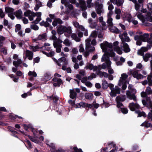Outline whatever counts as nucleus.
Instances as JSON below:
<instances>
[{
    "instance_id": "1",
    "label": "nucleus",
    "mask_w": 152,
    "mask_h": 152,
    "mask_svg": "<svg viewBox=\"0 0 152 152\" xmlns=\"http://www.w3.org/2000/svg\"><path fill=\"white\" fill-rule=\"evenodd\" d=\"M100 46L103 51L105 53L102 58V61H106L107 67H110L111 64V62L108 60L109 59V56L113 57L115 56V54L113 50L109 51L108 49L111 48L112 47V44L108 43L105 42L100 45Z\"/></svg>"
},
{
    "instance_id": "2",
    "label": "nucleus",
    "mask_w": 152,
    "mask_h": 152,
    "mask_svg": "<svg viewBox=\"0 0 152 152\" xmlns=\"http://www.w3.org/2000/svg\"><path fill=\"white\" fill-rule=\"evenodd\" d=\"M128 77V75L125 73L121 74L118 82V85L120 86H122V89L124 90L126 89L127 87L126 84L128 83L126 80Z\"/></svg>"
},
{
    "instance_id": "3",
    "label": "nucleus",
    "mask_w": 152,
    "mask_h": 152,
    "mask_svg": "<svg viewBox=\"0 0 152 152\" xmlns=\"http://www.w3.org/2000/svg\"><path fill=\"white\" fill-rule=\"evenodd\" d=\"M57 31L58 33L60 34H62L64 32L66 33H66L65 35L68 37H69L72 33L71 28L70 26L66 27L61 26L58 27Z\"/></svg>"
},
{
    "instance_id": "4",
    "label": "nucleus",
    "mask_w": 152,
    "mask_h": 152,
    "mask_svg": "<svg viewBox=\"0 0 152 152\" xmlns=\"http://www.w3.org/2000/svg\"><path fill=\"white\" fill-rule=\"evenodd\" d=\"M149 35L148 34H145L140 36H136L134 37V39L137 41L136 44L137 45H140L142 43V41L144 42H148V41Z\"/></svg>"
},
{
    "instance_id": "5",
    "label": "nucleus",
    "mask_w": 152,
    "mask_h": 152,
    "mask_svg": "<svg viewBox=\"0 0 152 152\" xmlns=\"http://www.w3.org/2000/svg\"><path fill=\"white\" fill-rule=\"evenodd\" d=\"M129 89L131 91V94L130 91H126V94L127 97L128 98L130 99H132L134 101L136 100V96L135 95V94L136 93V90L134 88H132V86L131 85H129L128 86Z\"/></svg>"
},
{
    "instance_id": "6",
    "label": "nucleus",
    "mask_w": 152,
    "mask_h": 152,
    "mask_svg": "<svg viewBox=\"0 0 152 152\" xmlns=\"http://www.w3.org/2000/svg\"><path fill=\"white\" fill-rule=\"evenodd\" d=\"M62 41L60 39L55 40L53 43L54 46L56 48V51L57 53H60L61 51V48L62 47L61 43Z\"/></svg>"
},
{
    "instance_id": "7",
    "label": "nucleus",
    "mask_w": 152,
    "mask_h": 152,
    "mask_svg": "<svg viewBox=\"0 0 152 152\" xmlns=\"http://www.w3.org/2000/svg\"><path fill=\"white\" fill-rule=\"evenodd\" d=\"M55 77L53 79V80L54 82H56L53 83L54 86H59L60 83L62 82L61 79L58 78L57 77H60L61 76V75L57 73H56L54 75Z\"/></svg>"
},
{
    "instance_id": "8",
    "label": "nucleus",
    "mask_w": 152,
    "mask_h": 152,
    "mask_svg": "<svg viewBox=\"0 0 152 152\" xmlns=\"http://www.w3.org/2000/svg\"><path fill=\"white\" fill-rule=\"evenodd\" d=\"M127 35V34L126 32L119 35V37L121 40L122 43H125L126 42H129L130 41L129 38Z\"/></svg>"
},
{
    "instance_id": "9",
    "label": "nucleus",
    "mask_w": 152,
    "mask_h": 152,
    "mask_svg": "<svg viewBox=\"0 0 152 152\" xmlns=\"http://www.w3.org/2000/svg\"><path fill=\"white\" fill-rule=\"evenodd\" d=\"M90 42L91 40L89 39L86 40V49L89 52H92L95 50V48L94 47H91Z\"/></svg>"
},
{
    "instance_id": "10",
    "label": "nucleus",
    "mask_w": 152,
    "mask_h": 152,
    "mask_svg": "<svg viewBox=\"0 0 152 152\" xmlns=\"http://www.w3.org/2000/svg\"><path fill=\"white\" fill-rule=\"evenodd\" d=\"M120 93V88L118 86H116L111 91L110 94L111 96H115L117 94Z\"/></svg>"
},
{
    "instance_id": "11",
    "label": "nucleus",
    "mask_w": 152,
    "mask_h": 152,
    "mask_svg": "<svg viewBox=\"0 0 152 152\" xmlns=\"http://www.w3.org/2000/svg\"><path fill=\"white\" fill-rule=\"evenodd\" d=\"M35 13L30 10H27L24 13V15L28 17L30 20H33L35 16Z\"/></svg>"
},
{
    "instance_id": "12",
    "label": "nucleus",
    "mask_w": 152,
    "mask_h": 152,
    "mask_svg": "<svg viewBox=\"0 0 152 152\" xmlns=\"http://www.w3.org/2000/svg\"><path fill=\"white\" fill-rule=\"evenodd\" d=\"M118 42L117 41L114 42L113 44L114 46V50L117 52L118 54L121 55L122 54L123 52L122 50H121L119 47L118 46Z\"/></svg>"
},
{
    "instance_id": "13",
    "label": "nucleus",
    "mask_w": 152,
    "mask_h": 152,
    "mask_svg": "<svg viewBox=\"0 0 152 152\" xmlns=\"http://www.w3.org/2000/svg\"><path fill=\"white\" fill-rule=\"evenodd\" d=\"M121 45L123 50L125 53H128L130 51V49L127 43H121Z\"/></svg>"
},
{
    "instance_id": "14",
    "label": "nucleus",
    "mask_w": 152,
    "mask_h": 152,
    "mask_svg": "<svg viewBox=\"0 0 152 152\" xmlns=\"http://www.w3.org/2000/svg\"><path fill=\"white\" fill-rule=\"evenodd\" d=\"M85 68L86 69H89L90 70H93L94 71H96L98 69L97 66H94V65L90 63H87Z\"/></svg>"
},
{
    "instance_id": "15",
    "label": "nucleus",
    "mask_w": 152,
    "mask_h": 152,
    "mask_svg": "<svg viewBox=\"0 0 152 152\" xmlns=\"http://www.w3.org/2000/svg\"><path fill=\"white\" fill-rule=\"evenodd\" d=\"M102 8L103 5L102 4H98L96 5V10L98 14L100 15L101 13L103 12V10Z\"/></svg>"
},
{
    "instance_id": "16",
    "label": "nucleus",
    "mask_w": 152,
    "mask_h": 152,
    "mask_svg": "<svg viewBox=\"0 0 152 152\" xmlns=\"http://www.w3.org/2000/svg\"><path fill=\"white\" fill-rule=\"evenodd\" d=\"M57 62V64L61 66L62 65H65L67 63V61L66 59L64 57H62L60 58Z\"/></svg>"
},
{
    "instance_id": "17",
    "label": "nucleus",
    "mask_w": 152,
    "mask_h": 152,
    "mask_svg": "<svg viewBox=\"0 0 152 152\" xmlns=\"http://www.w3.org/2000/svg\"><path fill=\"white\" fill-rule=\"evenodd\" d=\"M129 107L130 110L132 111H134L136 109H139L140 108V106L138 104H135L133 102L130 103Z\"/></svg>"
},
{
    "instance_id": "18",
    "label": "nucleus",
    "mask_w": 152,
    "mask_h": 152,
    "mask_svg": "<svg viewBox=\"0 0 152 152\" xmlns=\"http://www.w3.org/2000/svg\"><path fill=\"white\" fill-rule=\"evenodd\" d=\"M112 14V12L111 11H110L107 14L108 19L107 23L108 24V25L110 26H112L113 24V19L111 18Z\"/></svg>"
},
{
    "instance_id": "19",
    "label": "nucleus",
    "mask_w": 152,
    "mask_h": 152,
    "mask_svg": "<svg viewBox=\"0 0 152 152\" xmlns=\"http://www.w3.org/2000/svg\"><path fill=\"white\" fill-rule=\"evenodd\" d=\"M35 16H36L37 18L34 21V23L35 24L38 23L41 20V16L42 13L41 12H37L35 13Z\"/></svg>"
},
{
    "instance_id": "20",
    "label": "nucleus",
    "mask_w": 152,
    "mask_h": 152,
    "mask_svg": "<svg viewBox=\"0 0 152 152\" xmlns=\"http://www.w3.org/2000/svg\"><path fill=\"white\" fill-rule=\"evenodd\" d=\"M25 54L26 56L28 58L29 60H31L32 59L33 55V52L28 50H26Z\"/></svg>"
},
{
    "instance_id": "21",
    "label": "nucleus",
    "mask_w": 152,
    "mask_h": 152,
    "mask_svg": "<svg viewBox=\"0 0 152 152\" xmlns=\"http://www.w3.org/2000/svg\"><path fill=\"white\" fill-rule=\"evenodd\" d=\"M111 2L118 6H121L124 2V0H110Z\"/></svg>"
},
{
    "instance_id": "22",
    "label": "nucleus",
    "mask_w": 152,
    "mask_h": 152,
    "mask_svg": "<svg viewBox=\"0 0 152 152\" xmlns=\"http://www.w3.org/2000/svg\"><path fill=\"white\" fill-rule=\"evenodd\" d=\"M46 144L51 147L52 149H51V151L52 152H64V151L62 150H58L55 151V146L53 143H47Z\"/></svg>"
},
{
    "instance_id": "23",
    "label": "nucleus",
    "mask_w": 152,
    "mask_h": 152,
    "mask_svg": "<svg viewBox=\"0 0 152 152\" xmlns=\"http://www.w3.org/2000/svg\"><path fill=\"white\" fill-rule=\"evenodd\" d=\"M148 48L146 47H142L137 52L138 55L143 56V53L148 50Z\"/></svg>"
},
{
    "instance_id": "24",
    "label": "nucleus",
    "mask_w": 152,
    "mask_h": 152,
    "mask_svg": "<svg viewBox=\"0 0 152 152\" xmlns=\"http://www.w3.org/2000/svg\"><path fill=\"white\" fill-rule=\"evenodd\" d=\"M115 12L116 15L115 16V18L117 19H119L120 18V14L121 13V11L120 9L115 8Z\"/></svg>"
},
{
    "instance_id": "25",
    "label": "nucleus",
    "mask_w": 152,
    "mask_h": 152,
    "mask_svg": "<svg viewBox=\"0 0 152 152\" xmlns=\"http://www.w3.org/2000/svg\"><path fill=\"white\" fill-rule=\"evenodd\" d=\"M123 18L124 20H127L129 22H131L132 21V17L130 14H125Z\"/></svg>"
},
{
    "instance_id": "26",
    "label": "nucleus",
    "mask_w": 152,
    "mask_h": 152,
    "mask_svg": "<svg viewBox=\"0 0 152 152\" xmlns=\"http://www.w3.org/2000/svg\"><path fill=\"white\" fill-rule=\"evenodd\" d=\"M62 23V20L59 18H57L54 19L52 23V25L54 26H56L58 24H61Z\"/></svg>"
},
{
    "instance_id": "27",
    "label": "nucleus",
    "mask_w": 152,
    "mask_h": 152,
    "mask_svg": "<svg viewBox=\"0 0 152 152\" xmlns=\"http://www.w3.org/2000/svg\"><path fill=\"white\" fill-rule=\"evenodd\" d=\"M73 25L76 28L80 29L81 31H84L85 30L84 27L82 26H80L78 23L77 22H73Z\"/></svg>"
},
{
    "instance_id": "28",
    "label": "nucleus",
    "mask_w": 152,
    "mask_h": 152,
    "mask_svg": "<svg viewBox=\"0 0 152 152\" xmlns=\"http://www.w3.org/2000/svg\"><path fill=\"white\" fill-rule=\"evenodd\" d=\"M77 95L76 93L74 91V90H70V97L72 99H74Z\"/></svg>"
},
{
    "instance_id": "29",
    "label": "nucleus",
    "mask_w": 152,
    "mask_h": 152,
    "mask_svg": "<svg viewBox=\"0 0 152 152\" xmlns=\"http://www.w3.org/2000/svg\"><path fill=\"white\" fill-rule=\"evenodd\" d=\"M141 126H144L147 128L152 127V124L151 123L148 121H145L142 123L141 125Z\"/></svg>"
},
{
    "instance_id": "30",
    "label": "nucleus",
    "mask_w": 152,
    "mask_h": 152,
    "mask_svg": "<svg viewBox=\"0 0 152 152\" xmlns=\"http://www.w3.org/2000/svg\"><path fill=\"white\" fill-rule=\"evenodd\" d=\"M109 28V30L112 32L115 33H118V30L117 28L115 26H110Z\"/></svg>"
},
{
    "instance_id": "31",
    "label": "nucleus",
    "mask_w": 152,
    "mask_h": 152,
    "mask_svg": "<svg viewBox=\"0 0 152 152\" xmlns=\"http://www.w3.org/2000/svg\"><path fill=\"white\" fill-rule=\"evenodd\" d=\"M98 75L101 77H104L106 78L108 77L109 76L108 74L105 72H100L98 74Z\"/></svg>"
},
{
    "instance_id": "32",
    "label": "nucleus",
    "mask_w": 152,
    "mask_h": 152,
    "mask_svg": "<svg viewBox=\"0 0 152 152\" xmlns=\"http://www.w3.org/2000/svg\"><path fill=\"white\" fill-rule=\"evenodd\" d=\"M144 60L147 62L148 61L149 58L151 56V55L149 53H146L144 56H143Z\"/></svg>"
},
{
    "instance_id": "33",
    "label": "nucleus",
    "mask_w": 152,
    "mask_h": 152,
    "mask_svg": "<svg viewBox=\"0 0 152 152\" xmlns=\"http://www.w3.org/2000/svg\"><path fill=\"white\" fill-rule=\"evenodd\" d=\"M46 35L45 34H42L39 35L38 37V39L39 40H45L46 39Z\"/></svg>"
},
{
    "instance_id": "34",
    "label": "nucleus",
    "mask_w": 152,
    "mask_h": 152,
    "mask_svg": "<svg viewBox=\"0 0 152 152\" xmlns=\"http://www.w3.org/2000/svg\"><path fill=\"white\" fill-rule=\"evenodd\" d=\"M126 97L125 95H123L121 96H117L116 98L117 101L122 102L125 100Z\"/></svg>"
},
{
    "instance_id": "35",
    "label": "nucleus",
    "mask_w": 152,
    "mask_h": 152,
    "mask_svg": "<svg viewBox=\"0 0 152 152\" xmlns=\"http://www.w3.org/2000/svg\"><path fill=\"white\" fill-rule=\"evenodd\" d=\"M22 61L20 59H18L17 61H14L13 62V65L17 68L19 66V65L22 64Z\"/></svg>"
},
{
    "instance_id": "36",
    "label": "nucleus",
    "mask_w": 152,
    "mask_h": 152,
    "mask_svg": "<svg viewBox=\"0 0 152 152\" xmlns=\"http://www.w3.org/2000/svg\"><path fill=\"white\" fill-rule=\"evenodd\" d=\"M71 37L76 42H79L80 40V39L77 37L76 34L75 33H73L72 34Z\"/></svg>"
},
{
    "instance_id": "37",
    "label": "nucleus",
    "mask_w": 152,
    "mask_h": 152,
    "mask_svg": "<svg viewBox=\"0 0 152 152\" xmlns=\"http://www.w3.org/2000/svg\"><path fill=\"white\" fill-rule=\"evenodd\" d=\"M108 83L105 80H103L102 81V87L104 89H106L108 87Z\"/></svg>"
},
{
    "instance_id": "38",
    "label": "nucleus",
    "mask_w": 152,
    "mask_h": 152,
    "mask_svg": "<svg viewBox=\"0 0 152 152\" xmlns=\"http://www.w3.org/2000/svg\"><path fill=\"white\" fill-rule=\"evenodd\" d=\"M16 16L19 19H20L22 18V12L21 10H18L16 13Z\"/></svg>"
},
{
    "instance_id": "39",
    "label": "nucleus",
    "mask_w": 152,
    "mask_h": 152,
    "mask_svg": "<svg viewBox=\"0 0 152 152\" xmlns=\"http://www.w3.org/2000/svg\"><path fill=\"white\" fill-rule=\"evenodd\" d=\"M85 96L86 98L88 99H91L93 97V95L91 93H86L85 94Z\"/></svg>"
},
{
    "instance_id": "40",
    "label": "nucleus",
    "mask_w": 152,
    "mask_h": 152,
    "mask_svg": "<svg viewBox=\"0 0 152 152\" xmlns=\"http://www.w3.org/2000/svg\"><path fill=\"white\" fill-rule=\"evenodd\" d=\"M5 39V37L1 36H0V48L3 46Z\"/></svg>"
},
{
    "instance_id": "41",
    "label": "nucleus",
    "mask_w": 152,
    "mask_h": 152,
    "mask_svg": "<svg viewBox=\"0 0 152 152\" xmlns=\"http://www.w3.org/2000/svg\"><path fill=\"white\" fill-rule=\"evenodd\" d=\"M42 52L43 54H45L48 57H51L53 56L54 55V52L52 51H51L49 53H47L44 51H42Z\"/></svg>"
},
{
    "instance_id": "42",
    "label": "nucleus",
    "mask_w": 152,
    "mask_h": 152,
    "mask_svg": "<svg viewBox=\"0 0 152 152\" xmlns=\"http://www.w3.org/2000/svg\"><path fill=\"white\" fill-rule=\"evenodd\" d=\"M137 17L140 20H142V22H144L145 20L144 17L140 13H137Z\"/></svg>"
},
{
    "instance_id": "43",
    "label": "nucleus",
    "mask_w": 152,
    "mask_h": 152,
    "mask_svg": "<svg viewBox=\"0 0 152 152\" xmlns=\"http://www.w3.org/2000/svg\"><path fill=\"white\" fill-rule=\"evenodd\" d=\"M63 43L66 46H70L71 44V42L68 39H65Z\"/></svg>"
},
{
    "instance_id": "44",
    "label": "nucleus",
    "mask_w": 152,
    "mask_h": 152,
    "mask_svg": "<svg viewBox=\"0 0 152 152\" xmlns=\"http://www.w3.org/2000/svg\"><path fill=\"white\" fill-rule=\"evenodd\" d=\"M92 0H87V7H93L94 6L93 3H91Z\"/></svg>"
},
{
    "instance_id": "45",
    "label": "nucleus",
    "mask_w": 152,
    "mask_h": 152,
    "mask_svg": "<svg viewBox=\"0 0 152 152\" xmlns=\"http://www.w3.org/2000/svg\"><path fill=\"white\" fill-rule=\"evenodd\" d=\"M136 113L138 114V117H141L142 116H146V115L144 112H140V111L136 112Z\"/></svg>"
},
{
    "instance_id": "46",
    "label": "nucleus",
    "mask_w": 152,
    "mask_h": 152,
    "mask_svg": "<svg viewBox=\"0 0 152 152\" xmlns=\"http://www.w3.org/2000/svg\"><path fill=\"white\" fill-rule=\"evenodd\" d=\"M28 75L30 76H32L34 77H36L37 76V74L34 71H29L28 73Z\"/></svg>"
},
{
    "instance_id": "47",
    "label": "nucleus",
    "mask_w": 152,
    "mask_h": 152,
    "mask_svg": "<svg viewBox=\"0 0 152 152\" xmlns=\"http://www.w3.org/2000/svg\"><path fill=\"white\" fill-rule=\"evenodd\" d=\"M21 29V26L20 24H17L15 26V31L17 32L20 30Z\"/></svg>"
},
{
    "instance_id": "48",
    "label": "nucleus",
    "mask_w": 152,
    "mask_h": 152,
    "mask_svg": "<svg viewBox=\"0 0 152 152\" xmlns=\"http://www.w3.org/2000/svg\"><path fill=\"white\" fill-rule=\"evenodd\" d=\"M130 73L132 75L133 77L135 78L138 74L137 71L136 70L134 71H132V70L130 71Z\"/></svg>"
},
{
    "instance_id": "49",
    "label": "nucleus",
    "mask_w": 152,
    "mask_h": 152,
    "mask_svg": "<svg viewBox=\"0 0 152 152\" xmlns=\"http://www.w3.org/2000/svg\"><path fill=\"white\" fill-rule=\"evenodd\" d=\"M145 91L147 94H150L152 92V90L150 87H148L147 88Z\"/></svg>"
},
{
    "instance_id": "50",
    "label": "nucleus",
    "mask_w": 152,
    "mask_h": 152,
    "mask_svg": "<svg viewBox=\"0 0 152 152\" xmlns=\"http://www.w3.org/2000/svg\"><path fill=\"white\" fill-rule=\"evenodd\" d=\"M0 51L4 55H6L7 54V50L6 48H1Z\"/></svg>"
},
{
    "instance_id": "51",
    "label": "nucleus",
    "mask_w": 152,
    "mask_h": 152,
    "mask_svg": "<svg viewBox=\"0 0 152 152\" xmlns=\"http://www.w3.org/2000/svg\"><path fill=\"white\" fill-rule=\"evenodd\" d=\"M40 24L41 26H44L45 27H47L49 26V24L47 22L42 21L40 23Z\"/></svg>"
},
{
    "instance_id": "52",
    "label": "nucleus",
    "mask_w": 152,
    "mask_h": 152,
    "mask_svg": "<svg viewBox=\"0 0 152 152\" xmlns=\"http://www.w3.org/2000/svg\"><path fill=\"white\" fill-rule=\"evenodd\" d=\"M96 35H97V33H96V31H94L92 32L91 33V36L89 38H88V39H89L91 40V39H90V38H91V37H95L96 36Z\"/></svg>"
},
{
    "instance_id": "53",
    "label": "nucleus",
    "mask_w": 152,
    "mask_h": 152,
    "mask_svg": "<svg viewBox=\"0 0 152 152\" xmlns=\"http://www.w3.org/2000/svg\"><path fill=\"white\" fill-rule=\"evenodd\" d=\"M5 12L7 13L8 15L10 17V7L8 6L5 7Z\"/></svg>"
},
{
    "instance_id": "54",
    "label": "nucleus",
    "mask_w": 152,
    "mask_h": 152,
    "mask_svg": "<svg viewBox=\"0 0 152 152\" xmlns=\"http://www.w3.org/2000/svg\"><path fill=\"white\" fill-rule=\"evenodd\" d=\"M146 19L148 20L150 22H152V17L151 16V13H148V16L146 17Z\"/></svg>"
},
{
    "instance_id": "55",
    "label": "nucleus",
    "mask_w": 152,
    "mask_h": 152,
    "mask_svg": "<svg viewBox=\"0 0 152 152\" xmlns=\"http://www.w3.org/2000/svg\"><path fill=\"white\" fill-rule=\"evenodd\" d=\"M99 69H105L106 68V65L104 63L101 65H99L98 66V67Z\"/></svg>"
},
{
    "instance_id": "56",
    "label": "nucleus",
    "mask_w": 152,
    "mask_h": 152,
    "mask_svg": "<svg viewBox=\"0 0 152 152\" xmlns=\"http://www.w3.org/2000/svg\"><path fill=\"white\" fill-rule=\"evenodd\" d=\"M96 75L94 74H92L91 75L89 76L88 77V79L91 80L93 78H95L96 77Z\"/></svg>"
},
{
    "instance_id": "57",
    "label": "nucleus",
    "mask_w": 152,
    "mask_h": 152,
    "mask_svg": "<svg viewBox=\"0 0 152 152\" xmlns=\"http://www.w3.org/2000/svg\"><path fill=\"white\" fill-rule=\"evenodd\" d=\"M31 28L35 30H37L39 29V27L36 25H32L31 26Z\"/></svg>"
},
{
    "instance_id": "58",
    "label": "nucleus",
    "mask_w": 152,
    "mask_h": 152,
    "mask_svg": "<svg viewBox=\"0 0 152 152\" xmlns=\"http://www.w3.org/2000/svg\"><path fill=\"white\" fill-rule=\"evenodd\" d=\"M30 49L33 51L35 52L37 50L38 48L37 47L30 46Z\"/></svg>"
},
{
    "instance_id": "59",
    "label": "nucleus",
    "mask_w": 152,
    "mask_h": 152,
    "mask_svg": "<svg viewBox=\"0 0 152 152\" xmlns=\"http://www.w3.org/2000/svg\"><path fill=\"white\" fill-rule=\"evenodd\" d=\"M5 16L4 14L1 9H0V18H3Z\"/></svg>"
},
{
    "instance_id": "60",
    "label": "nucleus",
    "mask_w": 152,
    "mask_h": 152,
    "mask_svg": "<svg viewBox=\"0 0 152 152\" xmlns=\"http://www.w3.org/2000/svg\"><path fill=\"white\" fill-rule=\"evenodd\" d=\"M52 33L53 34V35L52 37V38L53 39L55 40L56 38L55 37V35L56 34V32L54 30H52Z\"/></svg>"
},
{
    "instance_id": "61",
    "label": "nucleus",
    "mask_w": 152,
    "mask_h": 152,
    "mask_svg": "<svg viewBox=\"0 0 152 152\" xmlns=\"http://www.w3.org/2000/svg\"><path fill=\"white\" fill-rule=\"evenodd\" d=\"M79 51L80 52H83L84 51V48L83 47V45L81 44L79 46Z\"/></svg>"
},
{
    "instance_id": "62",
    "label": "nucleus",
    "mask_w": 152,
    "mask_h": 152,
    "mask_svg": "<svg viewBox=\"0 0 152 152\" xmlns=\"http://www.w3.org/2000/svg\"><path fill=\"white\" fill-rule=\"evenodd\" d=\"M121 111L124 114H126L128 113V111L127 108H124L121 109Z\"/></svg>"
},
{
    "instance_id": "63",
    "label": "nucleus",
    "mask_w": 152,
    "mask_h": 152,
    "mask_svg": "<svg viewBox=\"0 0 152 152\" xmlns=\"http://www.w3.org/2000/svg\"><path fill=\"white\" fill-rule=\"evenodd\" d=\"M0 69L2 71H6L7 70V67L4 66L0 65Z\"/></svg>"
},
{
    "instance_id": "64",
    "label": "nucleus",
    "mask_w": 152,
    "mask_h": 152,
    "mask_svg": "<svg viewBox=\"0 0 152 152\" xmlns=\"http://www.w3.org/2000/svg\"><path fill=\"white\" fill-rule=\"evenodd\" d=\"M143 77L144 76L141 74H138L135 78H136L137 79H140L143 78Z\"/></svg>"
}]
</instances>
